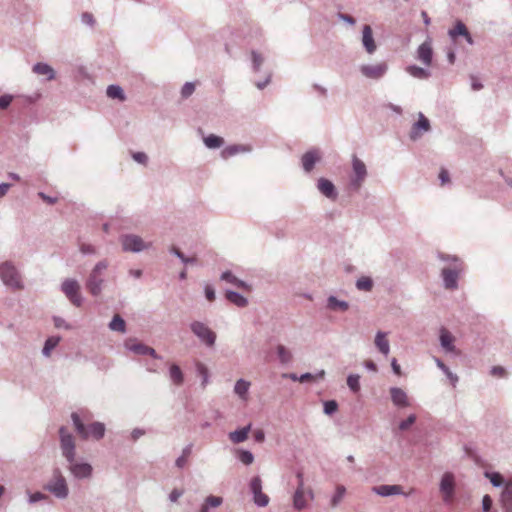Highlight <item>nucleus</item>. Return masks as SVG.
<instances>
[{
	"instance_id": "9d476101",
	"label": "nucleus",
	"mask_w": 512,
	"mask_h": 512,
	"mask_svg": "<svg viewBox=\"0 0 512 512\" xmlns=\"http://www.w3.org/2000/svg\"><path fill=\"white\" fill-rule=\"evenodd\" d=\"M47 489L58 498H66L68 495L66 480L59 472L55 473Z\"/></svg>"
},
{
	"instance_id": "dca6fc26",
	"label": "nucleus",
	"mask_w": 512,
	"mask_h": 512,
	"mask_svg": "<svg viewBox=\"0 0 512 512\" xmlns=\"http://www.w3.org/2000/svg\"><path fill=\"white\" fill-rule=\"evenodd\" d=\"M429 129V120L422 113H419V119L411 129L410 138L412 140H416L418 137L422 135L423 132H427L429 131Z\"/></svg>"
},
{
	"instance_id": "864d4df0",
	"label": "nucleus",
	"mask_w": 512,
	"mask_h": 512,
	"mask_svg": "<svg viewBox=\"0 0 512 512\" xmlns=\"http://www.w3.org/2000/svg\"><path fill=\"white\" fill-rule=\"evenodd\" d=\"M254 502L258 506L265 507L269 503V497L265 493L262 492L261 494L254 497Z\"/></svg>"
},
{
	"instance_id": "79ce46f5",
	"label": "nucleus",
	"mask_w": 512,
	"mask_h": 512,
	"mask_svg": "<svg viewBox=\"0 0 512 512\" xmlns=\"http://www.w3.org/2000/svg\"><path fill=\"white\" fill-rule=\"evenodd\" d=\"M345 493H346L345 487L342 485H338L336 487L335 494L331 499V506L336 507L342 501Z\"/></svg>"
},
{
	"instance_id": "a19ab883",
	"label": "nucleus",
	"mask_w": 512,
	"mask_h": 512,
	"mask_svg": "<svg viewBox=\"0 0 512 512\" xmlns=\"http://www.w3.org/2000/svg\"><path fill=\"white\" fill-rule=\"evenodd\" d=\"M328 306L329 308L333 309V310H342V311H346L348 309V304L344 301H339L337 298L331 296L329 299H328Z\"/></svg>"
},
{
	"instance_id": "393cba45",
	"label": "nucleus",
	"mask_w": 512,
	"mask_h": 512,
	"mask_svg": "<svg viewBox=\"0 0 512 512\" xmlns=\"http://www.w3.org/2000/svg\"><path fill=\"white\" fill-rule=\"evenodd\" d=\"M318 189L322 194L329 198H335V187L333 183L327 179L321 178L318 181Z\"/></svg>"
},
{
	"instance_id": "e2e57ef3",
	"label": "nucleus",
	"mask_w": 512,
	"mask_h": 512,
	"mask_svg": "<svg viewBox=\"0 0 512 512\" xmlns=\"http://www.w3.org/2000/svg\"><path fill=\"white\" fill-rule=\"evenodd\" d=\"M133 159L141 164H146L147 162V156L143 152L133 153Z\"/></svg>"
},
{
	"instance_id": "f257e3e1",
	"label": "nucleus",
	"mask_w": 512,
	"mask_h": 512,
	"mask_svg": "<svg viewBox=\"0 0 512 512\" xmlns=\"http://www.w3.org/2000/svg\"><path fill=\"white\" fill-rule=\"evenodd\" d=\"M71 418L73 420L75 429L80 437L87 439L93 437L95 439H101L104 436L105 427L100 422H94L86 427L77 413H72Z\"/></svg>"
},
{
	"instance_id": "052dcab7",
	"label": "nucleus",
	"mask_w": 512,
	"mask_h": 512,
	"mask_svg": "<svg viewBox=\"0 0 512 512\" xmlns=\"http://www.w3.org/2000/svg\"><path fill=\"white\" fill-rule=\"evenodd\" d=\"M81 18H82V21L87 25L92 26L95 23L93 15L89 12H84L82 14Z\"/></svg>"
},
{
	"instance_id": "ddd939ff",
	"label": "nucleus",
	"mask_w": 512,
	"mask_h": 512,
	"mask_svg": "<svg viewBox=\"0 0 512 512\" xmlns=\"http://www.w3.org/2000/svg\"><path fill=\"white\" fill-rule=\"evenodd\" d=\"M360 71L367 78L379 79L386 73L387 64L385 62H381L377 64L362 65Z\"/></svg>"
},
{
	"instance_id": "603ef678",
	"label": "nucleus",
	"mask_w": 512,
	"mask_h": 512,
	"mask_svg": "<svg viewBox=\"0 0 512 512\" xmlns=\"http://www.w3.org/2000/svg\"><path fill=\"white\" fill-rule=\"evenodd\" d=\"M338 409V404L334 400L326 401L324 403V412L326 414H332Z\"/></svg>"
},
{
	"instance_id": "49530a36",
	"label": "nucleus",
	"mask_w": 512,
	"mask_h": 512,
	"mask_svg": "<svg viewBox=\"0 0 512 512\" xmlns=\"http://www.w3.org/2000/svg\"><path fill=\"white\" fill-rule=\"evenodd\" d=\"M347 385L353 392H358L360 389L359 376L350 375L347 378Z\"/></svg>"
},
{
	"instance_id": "6e6552de",
	"label": "nucleus",
	"mask_w": 512,
	"mask_h": 512,
	"mask_svg": "<svg viewBox=\"0 0 512 512\" xmlns=\"http://www.w3.org/2000/svg\"><path fill=\"white\" fill-rule=\"evenodd\" d=\"M313 499V492L311 489H305L304 481H300L293 496V505L297 510L306 508L308 501Z\"/></svg>"
},
{
	"instance_id": "1a4fd4ad",
	"label": "nucleus",
	"mask_w": 512,
	"mask_h": 512,
	"mask_svg": "<svg viewBox=\"0 0 512 512\" xmlns=\"http://www.w3.org/2000/svg\"><path fill=\"white\" fill-rule=\"evenodd\" d=\"M352 168L354 176L351 179V183L355 189H359L367 175L366 165L356 155H353Z\"/></svg>"
},
{
	"instance_id": "58836bf2",
	"label": "nucleus",
	"mask_w": 512,
	"mask_h": 512,
	"mask_svg": "<svg viewBox=\"0 0 512 512\" xmlns=\"http://www.w3.org/2000/svg\"><path fill=\"white\" fill-rule=\"evenodd\" d=\"M109 327L113 331L124 333L126 330L125 321L119 316L115 315L109 324Z\"/></svg>"
},
{
	"instance_id": "7ed1b4c3",
	"label": "nucleus",
	"mask_w": 512,
	"mask_h": 512,
	"mask_svg": "<svg viewBox=\"0 0 512 512\" xmlns=\"http://www.w3.org/2000/svg\"><path fill=\"white\" fill-rule=\"evenodd\" d=\"M0 276L7 286L17 289L22 288L21 277L10 262H5L0 265Z\"/></svg>"
},
{
	"instance_id": "6e6d98bb",
	"label": "nucleus",
	"mask_w": 512,
	"mask_h": 512,
	"mask_svg": "<svg viewBox=\"0 0 512 512\" xmlns=\"http://www.w3.org/2000/svg\"><path fill=\"white\" fill-rule=\"evenodd\" d=\"M195 90V84L191 82H187L181 90V94L183 97H189Z\"/></svg>"
},
{
	"instance_id": "f704fd0d",
	"label": "nucleus",
	"mask_w": 512,
	"mask_h": 512,
	"mask_svg": "<svg viewBox=\"0 0 512 512\" xmlns=\"http://www.w3.org/2000/svg\"><path fill=\"white\" fill-rule=\"evenodd\" d=\"M221 279L222 280H225L231 284H234L236 285L237 287L239 288H243V289H246V290H250V287L249 285H247L245 282L239 280L237 277H235L231 272L227 271V272H224L222 275H221Z\"/></svg>"
},
{
	"instance_id": "e433bc0d",
	"label": "nucleus",
	"mask_w": 512,
	"mask_h": 512,
	"mask_svg": "<svg viewBox=\"0 0 512 512\" xmlns=\"http://www.w3.org/2000/svg\"><path fill=\"white\" fill-rule=\"evenodd\" d=\"M276 351L278 358L282 364H288L292 361V353L284 345H278Z\"/></svg>"
},
{
	"instance_id": "5fc2aeb1",
	"label": "nucleus",
	"mask_w": 512,
	"mask_h": 512,
	"mask_svg": "<svg viewBox=\"0 0 512 512\" xmlns=\"http://www.w3.org/2000/svg\"><path fill=\"white\" fill-rule=\"evenodd\" d=\"M416 421V416L414 414H411L406 420L402 421L400 424H399V429L400 430H407L410 428V426L412 424H414Z\"/></svg>"
},
{
	"instance_id": "2f4dec72",
	"label": "nucleus",
	"mask_w": 512,
	"mask_h": 512,
	"mask_svg": "<svg viewBox=\"0 0 512 512\" xmlns=\"http://www.w3.org/2000/svg\"><path fill=\"white\" fill-rule=\"evenodd\" d=\"M33 72H35L38 75L47 76L48 80L54 78V70L52 69V67L44 63H37L36 65H34Z\"/></svg>"
},
{
	"instance_id": "a18cd8bd",
	"label": "nucleus",
	"mask_w": 512,
	"mask_h": 512,
	"mask_svg": "<svg viewBox=\"0 0 512 512\" xmlns=\"http://www.w3.org/2000/svg\"><path fill=\"white\" fill-rule=\"evenodd\" d=\"M196 368L199 375L202 376L203 378L202 386L205 387L206 384L208 383V368L201 362H197Z\"/></svg>"
},
{
	"instance_id": "8fccbe9b",
	"label": "nucleus",
	"mask_w": 512,
	"mask_h": 512,
	"mask_svg": "<svg viewBox=\"0 0 512 512\" xmlns=\"http://www.w3.org/2000/svg\"><path fill=\"white\" fill-rule=\"evenodd\" d=\"M437 366L450 378L453 384L457 381V377L451 373L449 368L439 359H436Z\"/></svg>"
},
{
	"instance_id": "c9c22d12",
	"label": "nucleus",
	"mask_w": 512,
	"mask_h": 512,
	"mask_svg": "<svg viewBox=\"0 0 512 512\" xmlns=\"http://www.w3.org/2000/svg\"><path fill=\"white\" fill-rule=\"evenodd\" d=\"M226 298L238 307H245L248 303L245 297L233 291H227Z\"/></svg>"
},
{
	"instance_id": "13d9d810",
	"label": "nucleus",
	"mask_w": 512,
	"mask_h": 512,
	"mask_svg": "<svg viewBox=\"0 0 512 512\" xmlns=\"http://www.w3.org/2000/svg\"><path fill=\"white\" fill-rule=\"evenodd\" d=\"M11 102H12V97L10 95L0 96V109H6L10 105Z\"/></svg>"
},
{
	"instance_id": "4468645a",
	"label": "nucleus",
	"mask_w": 512,
	"mask_h": 512,
	"mask_svg": "<svg viewBox=\"0 0 512 512\" xmlns=\"http://www.w3.org/2000/svg\"><path fill=\"white\" fill-rule=\"evenodd\" d=\"M417 59L424 65L430 66L433 59V49L430 40L423 42L417 49Z\"/></svg>"
},
{
	"instance_id": "680f3d73",
	"label": "nucleus",
	"mask_w": 512,
	"mask_h": 512,
	"mask_svg": "<svg viewBox=\"0 0 512 512\" xmlns=\"http://www.w3.org/2000/svg\"><path fill=\"white\" fill-rule=\"evenodd\" d=\"M491 374L495 377H503L506 375V371L503 367L501 366H495L492 368L491 370Z\"/></svg>"
},
{
	"instance_id": "20e7f679",
	"label": "nucleus",
	"mask_w": 512,
	"mask_h": 512,
	"mask_svg": "<svg viewBox=\"0 0 512 512\" xmlns=\"http://www.w3.org/2000/svg\"><path fill=\"white\" fill-rule=\"evenodd\" d=\"M192 332L200 338L206 345L213 346L216 340V334L204 323L195 321L190 325Z\"/></svg>"
},
{
	"instance_id": "37998d69",
	"label": "nucleus",
	"mask_w": 512,
	"mask_h": 512,
	"mask_svg": "<svg viewBox=\"0 0 512 512\" xmlns=\"http://www.w3.org/2000/svg\"><path fill=\"white\" fill-rule=\"evenodd\" d=\"M356 286L359 290L370 291L373 287V282L369 277H361L357 280Z\"/></svg>"
},
{
	"instance_id": "0eeeda50",
	"label": "nucleus",
	"mask_w": 512,
	"mask_h": 512,
	"mask_svg": "<svg viewBox=\"0 0 512 512\" xmlns=\"http://www.w3.org/2000/svg\"><path fill=\"white\" fill-rule=\"evenodd\" d=\"M59 432L62 453L68 462H73L75 457V443L73 436L68 433L67 429L64 427H62Z\"/></svg>"
},
{
	"instance_id": "69168bd1",
	"label": "nucleus",
	"mask_w": 512,
	"mask_h": 512,
	"mask_svg": "<svg viewBox=\"0 0 512 512\" xmlns=\"http://www.w3.org/2000/svg\"><path fill=\"white\" fill-rule=\"evenodd\" d=\"M205 295H206V298H207L208 301H210V302L214 301V299H215V291H214L212 286L207 285L205 287Z\"/></svg>"
},
{
	"instance_id": "4be33fe9",
	"label": "nucleus",
	"mask_w": 512,
	"mask_h": 512,
	"mask_svg": "<svg viewBox=\"0 0 512 512\" xmlns=\"http://www.w3.org/2000/svg\"><path fill=\"white\" fill-rule=\"evenodd\" d=\"M373 492L376 494L386 497L391 495L403 494L402 487L400 485H380L373 487Z\"/></svg>"
},
{
	"instance_id": "3c124183",
	"label": "nucleus",
	"mask_w": 512,
	"mask_h": 512,
	"mask_svg": "<svg viewBox=\"0 0 512 512\" xmlns=\"http://www.w3.org/2000/svg\"><path fill=\"white\" fill-rule=\"evenodd\" d=\"M239 459L243 464L250 465L253 462L254 457L249 451H241L239 454Z\"/></svg>"
},
{
	"instance_id": "423d86ee",
	"label": "nucleus",
	"mask_w": 512,
	"mask_h": 512,
	"mask_svg": "<svg viewBox=\"0 0 512 512\" xmlns=\"http://www.w3.org/2000/svg\"><path fill=\"white\" fill-rule=\"evenodd\" d=\"M120 242L123 250L127 252H140L150 246V244L145 243L141 237L133 234L122 236Z\"/></svg>"
},
{
	"instance_id": "4c0bfd02",
	"label": "nucleus",
	"mask_w": 512,
	"mask_h": 512,
	"mask_svg": "<svg viewBox=\"0 0 512 512\" xmlns=\"http://www.w3.org/2000/svg\"><path fill=\"white\" fill-rule=\"evenodd\" d=\"M107 96L112 99H119L120 101H124L126 99L123 89L117 85H110L107 88Z\"/></svg>"
},
{
	"instance_id": "412c9836",
	"label": "nucleus",
	"mask_w": 512,
	"mask_h": 512,
	"mask_svg": "<svg viewBox=\"0 0 512 512\" xmlns=\"http://www.w3.org/2000/svg\"><path fill=\"white\" fill-rule=\"evenodd\" d=\"M455 337L446 329L440 330V343L447 352H455Z\"/></svg>"
},
{
	"instance_id": "c85d7f7f",
	"label": "nucleus",
	"mask_w": 512,
	"mask_h": 512,
	"mask_svg": "<svg viewBox=\"0 0 512 512\" xmlns=\"http://www.w3.org/2000/svg\"><path fill=\"white\" fill-rule=\"evenodd\" d=\"M222 503H223L222 497L210 495L205 499L199 512H209L210 508H217Z\"/></svg>"
},
{
	"instance_id": "774afa93",
	"label": "nucleus",
	"mask_w": 512,
	"mask_h": 512,
	"mask_svg": "<svg viewBox=\"0 0 512 512\" xmlns=\"http://www.w3.org/2000/svg\"><path fill=\"white\" fill-rule=\"evenodd\" d=\"M253 437L255 439L256 442H263L264 439H265V434L263 432V430L261 429H258V430H255L254 433H253Z\"/></svg>"
},
{
	"instance_id": "b1692460",
	"label": "nucleus",
	"mask_w": 512,
	"mask_h": 512,
	"mask_svg": "<svg viewBox=\"0 0 512 512\" xmlns=\"http://www.w3.org/2000/svg\"><path fill=\"white\" fill-rule=\"evenodd\" d=\"M501 501L505 512H512V479L506 483Z\"/></svg>"
},
{
	"instance_id": "f03ea898",
	"label": "nucleus",
	"mask_w": 512,
	"mask_h": 512,
	"mask_svg": "<svg viewBox=\"0 0 512 512\" xmlns=\"http://www.w3.org/2000/svg\"><path fill=\"white\" fill-rule=\"evenodd\" d=\"M108 267V261L102 260L96 264L94 269L91 271L89 278L87 280V289L89 292L95 296L101 293V286L103 283V272Z\"/></svg>"
},
{
	"instance_id": "09e8293b",
	"label": "nucleus",
	"mask_w": 512,
	"mask_h": 512,
	"mask_svg": "<svg viewBox=\"0 0 512 512\" xmlns=\"http://www.w3.org/2000/svg\"><path fill=\"white\" fill-rule=\"evenodd\" d=\"M171 251L177 256L179 257L183 263L185 264H188V263H194L196 262V257H191V258H188L186 257L178 248L176 247H172L171 248Z\"/></svg>"
},
{
	"instance_id": "4d7b16f0",
	"label": "nucleus",
	"mask_w": 512,
	"mask_h": 512,
	"mask_svg": "<svg viewBox=\"0 0 512 512\" xmlns=\"http://www.w3.org/2000/svg\"><path fill=\"white\" fill-rule=\"evenodd\" d=\"M324 374H325V372H324V371H321V372H320L318 375H316V376H314V375H312V374H310V373H305V374L301 375V377L299 378V381L303 383V382H307V381H310V380H314V379H316L317 377H319V378H323V377H324Z\"/></svg>"
},
{
	"instance_id": "6ab92c4d",
	"label": "nucleus",
	"mask_w": 512,
	"mask_h": 512,
	"mask_svg": "<svg viewBox=\"0 0 512 512\" xmlns=\"http://www.w3.org/2000/svg\"><path fill=\"white\" fill-rule=\"evenodd\" d=\"M69 463L71 473L77 478H86L92 473V467L88 463Z\"/></svg>"
},
{
	"instance_id": "c03bdc74",
	"label": "nucleus",
	"mask_w": 512,
	"mask_h": 512,
	"mask_svg": "<svg viewBox=\"0 0 512 512\" xmlns=\"http://www.w3.org/2000/svg\"><path fill=\"white\" fill-rule=\"evenodd\" d=\"M250 489L254 497L262 493V482L260 477L256 476L251 480Z\"/></svg>"
},
{
	"instance_id": "f8f14e48",
	"label": "nucleus",
	"mask_w": 512,
	"mask_h": 512,
	"mask_svg": "<svg viewBox=\"0 0 512 512\" xmlns=\"http://www.w3.org/2000/svg\"><path fill=\"white\" fill-rule=\"evenodd\" d=\"M455 490V478L454 475L450 472H446L440 483V491L443 495V500L445 502H450L453 499Z\"/></svg>"
},
{
	"instance_id": "338daca9",
	"label": "nucleus",
	"mask_w": 512,
	"mask_h": 512,
	"mask_svg": "<svg viewBox=\"0 0 512 512\" xmlns=\"http://www.w3.org/2000/svg\"><path fill=\"white\" fill-rule=\"evenodd\" d=\"M252 61H253L255 69H258L260 67V65L262 64L263 59L259 54L253 52L252 53Z\"/></svg>"
},
{
	"instance_id": "aec40b11",
	"label": "nucleus",
	"mask_w": 512,
	"mask_h": 512,
	"mask_svg": "<svg viewBox=\"0 0 512 512\" xmlns=\"http://www.w3.org/2000/svg\"><path fill=\"white\" fill-rule=\"evenodd\" d=\"M463 36L465 37L466 41L472 45L473 44V39L467 29V27L465 26L464 23H462L461 21H458L454 28L453 29H450L449 30V36L452 38V39H456L457 36Z\"/></svg>"
},
{
	"instance_id": "de8ad7c7",
	"label": "nucleus",
	"mask_w": 512,
	"mask_h": 512,
	"mask_svg": "<svg viewBox=\"0 0 512 512\" xmlns=\"http://www.w3.org/2000/svg\"><path fill=\"white\" fill-rule=\"evenodd\" d=\"M485 475H486L487 478H489V480L491 481V483L494 486H500L503 483V477L499 473H496V472L488 473V472H486Z\"/></svg>"
},
{
	"instance_id": "f3484780",
	"label": "nucleus",
	"mask_w": 512,
	"mask_h": 512,
	"mask_svg": "<svg viewBox=\"0 0 512 512\" xmlns=\"http://www.w3.org/2000/svg\"><path fill=\"white\" fill-rule=\"evenodd\" d=\"M362 43H363L365 50L369 54H372L376 51L377 46H376V43L373 38L372 28L369 25H365L363 27Z\"/></svg>"
},
{
	"instance_id": "9b49d317",
	"label": "nucleus",
	"mask_w": 512,
	"mask_h": 512,
	"mask_svg": "<svg viewBox=\"0 0 512 512\" xmlns=\"http://www.w3.org/2000/svg\"><path fill=\"white\" fill-rule=\"evenodd\" d=\"M125 347L134 352L135 354H138V355H150L151 357L157 359L159 358L158 354L156 353L155 349H153L152 347H149L143 343H141L140 341H138L137 339L135 338H128L126 341H125Z\"/></svg>"
},
{
	"instance_id": "473e14b6",
	"label": "nucleus",
	"mask_w": 512,
	"mask_h": 512,
	"mask_svg": "<svg viewBox=\"0 0 512 512\" xmlns=\"http://www.w3.org/2000/svg\"><path fill=\"white\" fill-rule=\"evenodd\" d=\"M205 145L210 149L219 148L224 144V139L220 136L210 134L203 139Z\"/></svg>"
},
{
	"instance_id": "bf43d9fd",
	"label": "nucleus",
	"mask_w": 512,
	"mask_h": 512,
	"mask_svg": "<svg viewBox=\"0 0 512 512\" xmlns=\"http://www.w3.org/2000/svg\"><path fill=\"white\" fill-rule=\"evenodd\" d=\"M482 506L484 512H489L492 507V499L489 495H485L482 500Z\"/></svg>"
},
{
	"instance_id": "7c9ffc66",
	"label": "nucleus",
	"mask_w": 512,
	"mask_h": 512,
	"mask_svg": "<svg viewBox=\"0 0 512 512\" xmlns=\"http://www.w3.org/2000/svg\"><path fill=\"white\" fill-rule=\"evenodd\" d=\"M250 388V382L243 379H239L234 387V392L243 400H247L248 390Z\"/></svg>"
},
{
	"instance_id": "a878e982",
	"label": "nucleus",
	"mask_w": 512,
	"mask_h": 512,
	"mask_svg": "<svg viewBox=\"0 0 512 512\" xmlns=\"http://www.w3.org/2000/svg\"><path fill=\"white\" fill-rule=\"evenodd\" d=\"M250 429H251V425L249 424L248 426L243 427L240 430L230 432L229 439L235 444L244 442L248 438Z\"/></svg>"
},
{
	"instance_id": "a211bd4d",
	"label": "nucleus",
	"mask_w": 512,
	"mask_h": 512,
	"mask_svg": "<svg viewBox=\"0 0 512 512\" xmlns=\"http://www.w3.org/2000/svg\"><path fill=\"white\" fill-rule=\"evenodd\" d=\"M391 400L394 405L398 407H407L409 406V399L406 392L398 387H393L390 389Z\"/></svg>"
},
{
	"instance_id": "c756f323",
	"label": "nucleus",
	"mask_w": 512,
	"mask_h": 512,
	"mask_svg": "<svg viewBox=\"0 0 512 512\" xmlns=\"http://www.w3.org/2000/svg\"><path fill=\"white\" fill-rule=\"evenodd\" d=\"M405 70L414 78L428 79L430 77V72L428 70L418 67L416 65H409L406 67Z\"/></svg>"
},
{
	"instance_id": "72a5a7b5",
	"label": "nucleus",
	"mask_w": 512,
	"mask_h": 512,
	"mask_svg": "<svg viewBox=\"0 0 512 512\" xmlns=\"http://www.w3.org/2000/svg\"><path fill=\"white\" fill-rule=\"evenodd\" d=\"M170 378L175 385H181L184 377L180 367L176 364H172L169 370Z\"/></svg>"
},
{
	"instance_id": "5701e85b",
	"label": "nucleus",
	"mask_w": 512,
	"mask_h": 512,
	"mask_svg": "<svg viewBox=\"0 0 512 512\" xmlns=\"http://www.w3.org/2000/svg\"><path fill=\"white\" fill-rule=\"evenodd\" d=\"M320 159L318 151H308L302 156V165L306 172H310Z\"/></svg>"
},
{
	"instance_id": "39448f33",
	"label": "nucleus",
	"mask_w": 512,
	"mask_h": 512,
	"mask_svg": "<svg viewBox=\"0 0 512 512\" xmlns=\"http://www.w3.org/2000/svg\"><path fill=\"white\" fill-rule=\"evenodd\" d=\"M62 291L73 305L77 307L81 306L82 297L80 294V286L76 280H65L62 284Z\"/></svg>"
},
{
	"instance_id": "bb28decb",
	"label": "nucleus",
	"mask_w": 512,
	"mask_h": 512,
	"mask_svg": "<svg viewBox=\"0 0 512 512\" xmlns=\"http://www.w3.org/2000/svg\"><path fill=\"white\" fill-rule=\"evenodd\" d=\"M375 345L378 350L383 353L385 356L389 354L390 346L389 341L387 340L386 333L378 332L375 337Z\"/></svg>"
},
{
	"instance_id": "ea45409f",
	"label": "nucleus",
	"mask_w": 512,
	"mask_h": 512,
	"mask_svg": "<svg viewBox=\"0 0 512 512\" xmlns=\"http://www.w3.org/2000/svg\"><path fill=\"white\" fill-rule=\"evenodd\" d=\"M60 341L59 337H50L46 340L44 348H43V354L45 356H50L51 351L58 345Z\"/></svg>"
},
{
	"instance_id": "cd10ccee",
	"label": "nucleus",
	"mask_w": 512,
	"mask_h": 512,
	"mask_svg": "<svg viewBox=\"0 0 512 512\" xmlns=\"http://www.w3.org/2000/svg\"><path fill=\"white\" fill-rule=\"evenodd\" d=\"M246 151H249V148H247L246 146L244 145H230V146H227L226 148H224L222 151H221V157L223 159H228L238 153H243V152H246Z\"/></svg>"
},
{
	"instance_id": "2eb2a0df",
	"label": "nucleus",
	"mask_w": 512,
	"mask_h": 512,
	"mask_svg": "<svg viewBox=\"0 0 512 512\" xmlns=\"http://www.w3.org/2000/svg\"><path fill=\"white\" fill-rule=\"evenodd\" d=\"M462 271V268H444L442 270V276L444 280L445 287L447 289H455L457 287V280L459 277V273Z\"/></svg>"
},
{
	"instance_id": "0e129e2a",
	"label": "nucleus",
	"mask_w": 512,
	"mask_h": 512,
	"mask_svg": "<svg viewBox=\"0 0 512 512\" xmlns=\"http://www.w3.org/2000/svg\"><path fill=\"white\" fill-rule=\"evenodd\" d=\"M439 179L441 180V185H444L450 181L449 173L446 169L442 168L439 173Z\"/></svg>"
}]
</instances>
